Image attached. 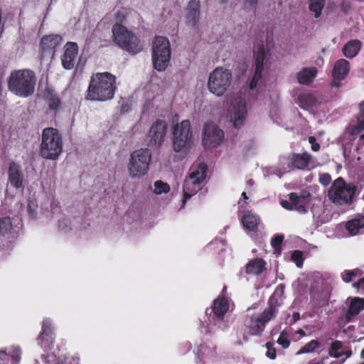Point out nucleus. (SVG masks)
Masks as SVG:
<instances>
[{
	"mask_svg": "<svg viewBox=\"0 0 364 364\" xmlns=\"http://www.w3.org/2000/svg\"><path fill=\"white\" fill-rule=\"evenodd\" d=\"M62 41V37L58 34H50L43 36L40 43L41 55H50L53 58L56 48L60 46Z\"/></svg>",
	"mask_w": 364,
	"mask_h": 364,
	"instance_id": "obj_15",
	"label": "nucleus"
},
{
	"mask_svg": "<svg viewBox=\"0 0 364 364\" xmlns=\"http://www.w3.org/2000/svg\"><path fill=\"white\" fill-rule=\"evenodd\" d=\"M294 210H296L300 213H305L307 212V207L306 205L299 203Z\"/></svg>",
	"mask_w": 364,
	"mask_h": 364,
	"instance_id": "obj_51",
	"label": "nucleus"
},
{
	"mask_svg": "<svg viewBox=\"0 0 364 364\" xmlns=\"http://www.w3.org/2000/svg\"><path fill=\"white\" fill-rule=\"evenodd\" d=\"M311 194L309 192L303 193L301 196H299L296 193L294 192L290 193L288 195L289 199L294 205V209L299 203L302 202L303 200L309 198Z\"/></svg>",
	"mask_w": 364,
	"mask_h": 364,
	"instance_id": "obj_38",
	"label": "nucleus"
},
{
	"mask_svg": "<svg viewBox=\"0 0 364 364\" xmlns=\"http://www.w3.org/2000/svg\"><path fill=\"white\" fill-rule=\"evenodd\" d=\"M36 80V75L32 70H13L8 78V89L18 97H28L34 93Z\"/></svg>",
	"mask_w": 364,
	"mask_h": 364,
	"instance_id": "obj_2",
	"label": "nucleus"
},
{
	"mask_svg": "<svg viewBox=\"0 0 364 364\" xmlns=\"http://www.w3.org/2000/svg\"><path fill=\"white\" fill-rule=\"evenodd\" d=\"M284 240L283 235H275L271 240V245L275 250L281 249V246Z\"/></svg>",
	"mask_w": 364,
	"mask_h": 364,
	"instance_id": "obj_46",
	"label": "nucleus"
},
{
	"mask_svg": "<svg viewBox=\"0 0 364 364\" xmlns=\"http://www.w3.org/2000/svg\"><path fill=\"white\" fill-rule=\"evenodd\" d=\"M298 102L301 109H309L317 103V97L311 92H303L299 95Z\"/></svg>",
	"mask_w": 364,
	"mask_h": 364,
	"instance_id": "obj_31",
	"label": "nucleus"
},
{
	"mask_svg": "<svg viewBox=\"0 0 364 364\" xmlns=\"http://www.w3.org/2000/svg\"><path fill=\"white\" fill-rule=\"evenodd\" d=\"M207 171L208 166L204 162L191 168L183 186V200L191 198L201 189L207 177Z\"/></svg>",
	"mask_w": 364,
	"mask_h": 364,
	"instance_id": "obj_5",
	"label": "nucleus"
},
{
	"mask_svg": "<svg viewBox=\"0 0 364 364\" xmlns=\"http://www.w3.org/2000/svg\"><path fill=\"white\" fill-rule=\"evenodd\" d=\"M167 129L168 124L165 120L156 119L149 129L147 145L156 148L161 146L165 141Z\"/></svg>",
	"mask_w": 364,
	"mask_h": 364,
	"instance_id": "obj_13",
	"label": "nucleus"
},
{
	"mask_svg": "<svg viewBox=\"0 0 364 364\" xmlns=\"http://www.w3.org/2000/svg\"><path fill=\"white\" fill-rule=\"evenodd\" d=\"M244 326L245 331L250 336H261L266 326L259 317L255 316H246Z\"/></svg>",
	"mask_w": 364,
	"mask_h": 364,
	"instance_id": "obj_21",
	"label": "nucleus"
},
{
	"mask_svg": "<svg viewBox=\"0 0 364 364\" xmlns=\"http://www.w3.org/2000/svg\"><path fill=\"white\" fill-rule=\"evenodd\" d=\"M54 335H48L45 336L43 339L38 340V344L41 346V348H43L44 350H46L48 348H50V345H53L54 343Z\"/></svg>",
	"mask_w": 364,
	"mask_h": 364,
	"instance_id": "obj_43",
	"label": "nucleus"
},
{
	"mask_svg": "<svg viewBox=\"0 0 364 364\" xmlns=\"http://www.w3.org/2000/svg\"><path fill=\"white\" fill-rule=\"evenodd\" d=\"M11 358L12 364H18L21 360V350L19 347H14L12 350L9 353Z\"/></svg>",
	"mask_w": 364,
	"mask_h": 364,
	"instance_id": "obj_44",
	"label": "nucleus"
},
{
	"mask_svg": "<svg viewBox=\"0 0 364 364\" xmlns=\"http://www.w3.org/2000/svg\"><path fill=\"white\" fill-rule=\"evenodd\" d=\"M355 191L354 186L348 185L342 177H339L329 188L328 196L334 204H349L352 202Z\"/></svg>",
	"mask_w": 364,
	"mask_h": 364,
	"instance_id": "obj_9",
	"label": "nucleus"
},
{
	"mask_svg": "<svg viewBox=\"0 0 364 364\" xmlns=\"http://www.w3.org/2000/svg\"><path fill=\"white\" fill-rule=\"evenodd\" d=\"M318 70L316 67H305L296 74V79L301 85H309L317 75Z\"/></svg>",
	"mask_w": 364,
	"mask_h": 364,
	"instance_id": "obj_27",
	"label": "nucleus"
},
{
	"mask_svg": "<svg viewBox=\"0 0 364 364\" xmlns=\"http://www.w3.org/2000/svg\"><path fill=\"white\" fill-rule=\"evenodd\" d=\"M8 179L11 185L16 189H19L23 186V173L21 166L15 161L9 163L8 168Z\"/></svg>",
	"mask_w": 364,
	"mask_h": 364,
	"instance_id": "obj_18",
	"label": "nucleus"
},
{
	"mask_svg": "<svg viewBox=\"0 0 364 364\" xmlns=\"http://www.w3.org/2000/svg\"><path fill=\"white\" fill-rule=\"evenodd\" d=\"M277 343L280 345L284 349H287L290 346V340L289 339V334L286 331H282L277 341Z\"/></svg>",
	"mask_w": 364,
	"mask_h": 364,
	"instance_id": "obj_41",
	"label": "nucleus"
},
{
	"mask_svg": "<svg viewBox=\"0 0 364 364\" xmlns=\"http://www.w3.org/2000/svg\"><path fill=\"white\" fill-rule=\"evenodd\" d=\"M244 8L247 10H255L258 0H243Z\"/></svg>",
	"mask_w": 364,
	"mask_h": 364,
	"instance_id": "obj_48",
	"label": "nucleus"
},
{
	"mask_svg": "<svg viewBox=\"0 0 364 364\" xmlns=\"http://www.w3.org/2000/svg\"><path fill=\"white\" fill-rule=\"evenodd\" d=\"M112 33L113 42L129 54L136 55L143 50L139 37L121 23L112 26Z\"/></svg>",
	"mask_w": 364,
	"mask_h": 364,
	"instance_id": "obj_3",
	"label": "nucleus"
},
{
	"mask_svg": "<svg viewBox=\"0 0 364 364\" xmlns=\"http://www.w3.org/2000/svg\"><path fill=\"white\" fill-rule=\"evenodd\" d=\"M359 283L360 284V285H362V287L364 285V277L360 279L359 280Z\"/></svg>",
	"mask_w": 364,
	"mask_h": 364,
	"instance_id": "obj_61",
	"label": "nucleus"
},
{
	"mask_svg": "<svg viewBox=\"0 0 364 364\" xmlns=\"http://www.w3.org/2000/svg\"><path fill=\"white\" fill-rule=\"evenodd\" d=\"M154 192L155 193L159 195L163 193H166L170 191V186L168 183H164L161 181H156L154 183Z\"/></svg>",
	"mask_w": 364,
	"mask_h": 364,
	"instance_id": "obj_40",
	"label": "nucleus"
},
{
	"mask_svg": "<svg viewBox=\"0 0 364 364\" xmlns=\"http://www.w3.org/2000/svg\"><path fill=\"white\" fill-rule=\"evenodd\" d=\"M54 335L53 328L52 326L50 321L45 319L42 323V328L40 334L38 336L37 340H43L45 336Z\"/></svg>",
	"mask_w": 364,
	"mask_h": 364,
	"instance_id": "obj_36",
	"label": "nucleus"
},
{
	"mask_svg": "<svg viewBox=\"0 0 364 364\" xmlns=\"http://www.w3.org/2000/svg\"><path fill=\"white\" fill-rule=\"evenodd\" d=\"M321 343L318 340H311L309 343H306L302 346L297 352L296 355H301L305 353H311L316 351L318 348H320Z\"/></svg>",
	"mask_w": 364,
	"mask_h": 364,
	"instance_id": "obj_32",
	"label": "nucleus"
},
{
	"mask_svg": "<svg viewBox=\"0 0 364 364\" xmlns=\"http://www.w3.org/2000/svg\"><path fill=\"white\" fill-rule=\"evenodd\" d=\"M7 355V353H6V350H0V361L3 360V358L2 357L4 356V355Z\"/></svg>",
	"mask_w": 364,
	"mask_h": 364,
	"instance_id": "obj_58",
	"label": "nucleus"
},
{
	"mask_svg": "<svg viewBox=\"0 0 364 364\" xmlns=\"http://www.w3.org/2000/svg\"><path fill=\"white\" fill-rule=\"evenodd\" d=\"M266 262L262 258H255L250 260L245 266V272L247 274L259 275L265 270Z\"/></svg>",
	"mask_w": 364,
	"mask_h": 364,
	"instance_id": "obj_28",
	"label": "nucleus"
},
{
	"mask_svg": "<svg viewBox=\"0 0 364 364\" xmlns=\"http://www.w3.org/2000/svg\"><path fill=\"white\" fill-rule=\"evenodd\" d=\"M43 100L48 107V112L55 115L60 109L62 101L57 92L46 87L43 91Z\"/></svg>",
	"mask_w": 364,
	"mask_h": 364,
	"instance_id": "obj_17",
	"label": "nucleus"
},
{
	"mask_svg": "<svg viewBox=\"0 0 364 364\" xmlns=\"http://www.w3.org/2000/svg\"><path fill=\"white\" fill-rule=\"evenodd\" d=\"M279 306H280V304L278 303L277 299H274V296H270L268 301V307L258 316L265 326L270 320L277 316L278 311L276 307Z\"/></svg>",
	"mask_w": 364,
	"mask_h": 364,
	"instance_id": "obj_24",
	"label": "nucleus"
},
{
	"mask_svg": "<svg viewBox=\"0 0 364 364\" xmlns=\"http://www.w3.org/2000/svg\"><path fill=\"white\" fill-rule=\"evenodd\" d=\"M27 208H28V211L29 213V215L33 216V213H35V211L33 210H32L31 208V203H28V206H27Z\"/></svg>",
	"mask_w": 364,
	"mask_h": 364,
	"instance_id": "obj_56",
	"label": "nucleus"
},
{
	"mask_svg": "<svg viewBox=\"0 0 364 364\" xmlns=\"http://www.w3.org/2000/svg\"><path fill=\"white\" fill-rule=\"evenodd\" d=\"M229 302L225 296H219L214 300L213 304L210 309V312L208 313L209 309H207L205 314L210 315L213 320L223 321L225 315L228 311Z\"/></svg>",
	"mask_w": 364,
	"mask_h": 364,
	"instance_id": "obj_16",
	"label": "nucleus"
},
{
	"mask_svg": "<svg viewBox=\"0 0 364 364\" xmlns=\"http://www.w3.org/2000/svg\"><path fill=\"white\" fill-rule=\"evenodd\" d=\"M63 150L61 134L57 129L45 128L42 132L40 155L49 160L58 159Z\"/></svg>",
	"mask_w": 364,
	"mask_h": 364,
	"instance_id": "obj_4",
	"label": "nucleus"
},
{
	"mask_svg": "<svg viewBox=\"0 0 364 364\" xmlns=\"http://www.w3.org/2000/svg\"><path fill=\"white\" fill-rule=\"evenodd\" d=\"M267 53L263 44L258 45L254 52L255 73L250 82V88L251 90L256 88L258 82L262 78L264 65L267 61Z\"/></svg>",
	"mask_w": 364,
	"mask_h": 364,
	"instance_id": "obj_14",
	"label": "nucleus"
},
{
	"mask_svg": "<svg viewBox=\"0 0 364 364\" xmlns=\"http://www.w3.org/2000/svg\"><path fill=\"white\" fill-rule=\"evenodd\" d=\"M280 205H282V208H285L286 210H294V205H292V203H291L290 200L288 201L286 200H282L280 201Z\"/></svg>",
	"mask_w": 364,
	"mask_h": 364,
	"instance_id": "obj_49",
	"label": "nucleus"
},
{
	"mask_svg": "<svg viewBox=\"0 0 364 364\" xmlns=\"http://www.w3.org/2000/svg\"><path fill=\"white\" fill-rule=\"evenodd\" d=\"M311 149L314 151H318L320 149V144L316 143V142H315L314 144H313L311 145Z\"/></svg>",
	"mask_w": 364,
	"mask_h": 364,
	"instance_id": "obj_54",
	"label": "nucleus"
},
{
	"mask_svg": "<svg viewBox=\"0 0 364 364\" xmlns=\"http://www.w3.org/2000/svg\"><path fill=\"white\" fill-rule=\"evenodd\" d=\"M242 198H243V199H245V200H247V199H248V197H247V194H246V193H245V192H243V193H242Z\"/></svg>",
	"mask_w": 364,
	"mask_h": 364,
	"instance_id": "obj_60",
	"label": "nucleus"
},
{
	"mask_svg": "<svg viewBox=\"0 0 364 364\" xmlns=\"http://www.w3.org/2000/svg\"><path fill=\"white\" fill-rule=\"evenodd\" d=\"M360 356L361 358H364V348L361 351Z\"/></svg>",
	"mask_w": 364,
	"mask_h": 364,
	"instance_id": "obj_64",
	"label": "nucleus"
},
{
	"mask_svg": "<svg viewBox=\"0 0 364 364\" xmlns=\"http://www.w3.org/2000/svg\"><path fill=\"white\" fill-rule=\"evenodd\" d=\"M284 284H280L278 285L274 292V294L271 296H274L275 298L276 295H282L284 294Z\"/></svg>",
	"mask_w": 364,
	"mask_h": 364,
	"instance_id": "obj_50",
	"label": "nucleus"
},
{
	"mask_svg": "<svg viewBox=\"0 0 364 364\" xmlns=\"http://www.w3.org/2000/svg\"><path fill=\"white\" fill-rule=\"evenodd\" d=\"M259 218L251 211H247L242 219L243 226L248 230L256 232L259 223Z\"/></svg>",
	"mask_w": 364,
	"mask_h": 364,
	"instance_id": "obj_30",
	"label": "nucleus"
},
{
	"mask_svg": "<svg viewBox=\"0 0 364 364\" xmlns=\"http://www.w3.org/2000/svg\"><path fill=\"white\" fill-rule=\"evenodd\" d=\"M363 271L359 269H354L352 270H345L341 273V278L346 283H349L353 281L355 277L361 276Z\"/></svg>",
	"mask_w": 364,
	"mask_h": 364,
	"instance_id": "obj_35",
	"label": "nucleus"
},
{
	"mask_svg": "<svg viewBox=\"0 0 364 364\" xmlns=\"http://www.w3.org/2000/svg\"><path fill=\"white\" fill-rule=\"evenodd\" d=\"M247 109L245 100L240 97H234L228 107V117L234 127L239 129L245 123Z\"/></svg>",
	"mask_w": 364,
	"mask_h": 364,
	"instance_id": "obj_12",
	"label": "nucleus"
},
{
	"mask_svg": "<svg viewBox=\"0 0 364 364\" xmlns=\"http://www.w3.org/2000/svg\"><path fill=\"white\" fill-rule=\"evenodd\" d=\"M291 259L296 264L298 267H301L304 264V255L301 250H295L291 255Z\"/></svg>",
	"mask_w": 364,
	"mask_h": 364,
	"instance_id": "obj_42",
	"label": "nucleus"
},
{
	"mask_svg": "<svg viewBox=\"0 0 364 364\" xmlns=\"http://www.w3.org/2000/svg\"><path fill=\"white\" fill-rule=\"evenodd\" d=\"M232 77V72L230 70L222 67L216 68L209 75V90L218 96L223 95L231 84Z\"/></svg>",
	"mask_w": 364,
	"mask_h": 364,
	"instance_id": "obj_10",
	"label": "nucleus"
},
{
	"mask_svg": "<svg viewBox=\"0 0 364 364\" xmlns=\"http://www.w3.org/2000/svg\"><path fill=\"white\" fill-rule=\"evenodd\" d=\"M300 319V314L299 312H294L292 314L293 323H296Z\"/></svg>",
	"mask_w": 364,
	"mask_h": 364,
	"instance_id": "obj_52",
	"label": "nucleus"
},
{
	"mask_svg": "<svg viewBox=\"0 0 364 364\" xmlns=\"http://www.w3.org/2000/svg\"><path fill=\"white\" fill-rule=\"evenodd\" d=\"M341 80H336L333 78V80L331 83V86L335 87H339L341 85Z\"/></svg>",
	"mask_w": 364,
	"mask_h": 364,
	"instance_id": "obj_53",
	"label": "nucleus"
},
{
	"mask_svg": "<svg viewBox=\"0 0 364 364\" xmlns=\"http://www.w3.org/2000/svg\"><path fill=\"white\" fill-rule=\"evenodd\" d=\"M350 63L346 59L338 60L333 66L332 76L336 80H344L349 72Z\"/></svg>",
	"mask_w": 364,
	"mask_h": 364,
	"instance_id": "obj_26",
	"label": "nucleus"
},
{
	"mask_svg": "<svg viewBox=\"0 0 364 364\" xmlns=\"http://www.w3.org/2000/svg\"><path fill=\"white\" fill-rule=\"evenodd\" d=\"M173 149L176 152L187 153L193 144V136L190 121L183 120L173 127Z\"/></svg>",
	"mask_w": 364,
	"mask_h": 364,
	"instance_id": "obj_6",
	"label": "nucleus"
},
{
	"mask_svg": "<svg viewBox=\"0 0 364 364\" xmlns=\"http://www.w3.org/2000/svg\"><path fill=\"white\" fill-rule=\"evenodd\" d=\"M78 53V46L74 42H68L65 46L64 53L61 57L62 65L66 70L72 69Z\"/></svg>",
	"mask_w": 364,
	"mask_h": 364,
	"instance_id": "obj_19",
	"label": "nucleus"
},
{
	"mask_svg": "<svg viewBox=\"0 0 364 364\" xmlns=\"http://www.w3.org/2000/svg\"><path fill=\"white\" fill-rule=\"evenodd\" d=\"M318 181L323 186H328L331 181V176L329 173H324L320 174Z\"/></svg>",
	"mask_w": 364,
	"mask_h": 364,
	"instance_id": "obj_47",
	"label": "nucleus"
},
{
	"mask_svg": "<svg viewBox=\"0 0 364 364\" xmlns=\"http://www.w3.org/2000/svg\"><path fill=\"white\" fill-rule=\"evenodd\" d=\"M364 309V299L354 297L351 299L348 309L345 314L346 322H350Z\"/></svg>",
	"mask_w": 364,
	"mask_h": 364,
	"instance_id": "obj_23",
	"label": "nucleus"
},
{
	"mask_svg": "<svg viewBox=\"0 0 364 364\" xmlns=\"http://www.w3.org/2000/svg\"><path fill=\"white\" fill-rule=\"evenodd\" d=\"M152 154L148 148H141L132 151L128 163V171L131 178H140L147 174Z\"/></svg>",
	"mask_w": 364,
	"mask_h": 364,
	"instance_id": "obj_7",
	"label": "nucleus"
},
{
	"mask_svg": "<svg viewBox=\"0 0 364 364\" xmlns=\"http://www.w3.org/2000/svg\"><path fill=\"white\" fill-rule=\"evenodd\" d=\"M200 2L199 0H191L186 8V21L192 26H196L200 16Z\"/></svg>",
	"mask_w": 364,
	"mask_h": 364,
	"instance_id": "obj_22",
	"label": "nucleus"
},
{
	"mask_svg": "<svg viewBox=\"0 0 364 364\" xmlns=\"http://www.w3.org/2000/svg\"><path fill=\"white\" fill-rule=\"evenodd\" d=\"M343 347V343L340 341H333L331 344V347L328 351L330 356L333 357L335 358H340L342 357L345 353L344 352H338Z\"/></svg>",
	"mask_w": 364,
	"mask_h": 364,
	"instance_id": "obj_37",
	"label": "nucleus"
},
{
	"mask_svg": "<svg viewBox=\"0 0 364 364\" xmlns=\"http://www.w3.org/2000/svg\"><path fill=\"white\" fill-rule=\"evenodd\" d=\"M296 333L299 334L301 336V337H304V336H306V332L303 329H301V328H299V330H297L296 331Z\"/></svg>",
	"mask_w": 364,
	"mask_h": 364,
	"instance_id": "obj_55",
	"label": "nucleus"
},
{
	"mask_svg": "<svg viewBox=\"0 0 364 364\" xmlns=\"http://www.w3.org/2000/svg\"><path fill=\"white\" fill-rule=\"evenodd\" d=\"M360 112L357 117L355 129L358 132L364 130V101L360 104Z\"/></svg>",
	"mask_w": 364,
	"mask_h": 364,
	"instance_id": "obj_39",
	"label": "nucleus"
},
{
	"mask_svg": "<svg viewBox=\"0 0 364 364\" xmlns=\"http://www.w3.org/2000/svg\"><path fill=\"white\" fill-rule=\"evenodd\" d=\"M362 48V42L358 39L348 41L343 47V54L348 58L355 57Z\"/></svg>",
	"mask_w": 364,
	"mask_h": 364,
	"instance_id": "obj_29",
	"label": "nucleus"
},
{
	"mask_svg": "<svg viewBox=\"0 0 364 364\" xmlns=\"http://www.w3.org/2000/svg\"><path fill=\"white\" fill-rule=\"evenodd\" d=\"M363 228H364V219H353L346 225V230L351 235H356Z\"/></svg>",
	"mask_w": 364,
	"mask_h": 364,
	"instance_id": "obj_33",
	"label": "nucleus"
},
{
	"mask_svg": "<svg viewBox=\"0 0 364 364\" xmlns=\"http://www.w3.org/2000/svg\"><path fill=\"white\" fill-rule=\"evenodd\" d=\"M19 228L14 225L12 218L4 217L0 218V235L7 237H14L17 235Z\"/></svg>",
	"mask_w": 364,
	"mask_h": 364,
	"instance_id": "obj_25",
	"label": "nucleus"
},
{
	"mask_svg": "<svg viewBox=\"0 0 364 364\" xmlns=\"http://www.w3.org/2000/svg\"><path fill=\"white\" fill-rule=\"evenodd\" d=\"M117 77L109 72L95 73L90 77L85 99L92 102H105L114 98Z\"/></svg>",
	"mask_w": 364,
	"mask_h": 364,
	"instance_id": "obj_1",
	"label": "nucleus"
},
{
	"mask_svg": "<svg viewBox=\"0 0 364 364\" xmlns=\"http://www.w3.org/2000/svg\"><path fill=\"white\" fill-rule=\"evenodd\" d=\"M353 287L357 289H359L362 287V285H360V284L359 283V281H358L353 284Z\"/></svg>",
	"mask_w": 364,
	"mask_h": 364,
	"instance_id": "obj_57",
	"label": "nucleus"
},
{
	"mask_svg": "<svg viewBox=\"0 0 364 364\" xmlns=\"http://www.w3.org/2000/svg\"><path fill=\"white\" fill-rule=\"evenodd\" d=\"M229 0H219L220 4H226Z\"/></svg>",
	"mask_w": 364,
	"mask_h": 364,
	"instance_id": "obj_62",
	"label": "nucleus"
},
{
	"mask_svg": "<svg viewBox=\"0 0 364 364\" xmlns=\"http://www.w3.org/2000/svg\"><path fill=\"white\" fill-rule=\"evenodd\" d=\"M309 143L312 145L313 144H314L316 142V139L315 137L314 136H309Z\"/></svg>",
	"mask_w": 364,
	"mask_h": 364,
	"instance_id": "obj_59",
	"label": "nucleus"
},
{
	"mask_svg": "<svg viewBox=\"0 0 364 364\" xmlns=\"http://www.w3.org/2000/svg\"><path fill=\"white\" fill-rule=\"evenodd\" d=\"M311 156L306 153H291L287 156L288 166L296 169L304 170L311 161Z\"/></svg>",
	"mask_w": 364,
	"mask_h": 364,
	"instance_id": "obj_20",
	"label": "nucleus"
},
{
	"mask_svg": "<svg viewBox=\"0 0 364 364\" xmlns=\"http://www.w3.org/2000/svg\"><path fill=\"white\" fill-rule=\"evenodd\" d=\"M243 339H244L245 341H248V337H247L245 334H244V335H243Z\"/></svg>",
	"mask_w": 364,
	"mask_h": 364,
	"instance_id": "obj_63",
	"label": "nucleus"
},
{
	"mask_svg": "<svg viewBox=\"0 0 364 364\" xmlns=\"http://www.w3.org/2000/svg\"><path fill=\"white\" fill-rule=\"evenodd\" d=\"M265 347L267 348L266 356L271 360H274L277 357V350L274 347V344L272 342H267Z\"/></svg>",
	"mask_w": 364,
	"mask_h": 364,
	"instance_id": "obj_45",
	"label": "nucleus"
},
{
	"mask_svg": "<svg viewBox=\"0 0 364 364\" xmlns=\"http://www.w3.org/2000/svg\"><path fill=\"white\" fill-rule=\"evenodd\" d=\"M171 50L168 39L163 36H156L152 46V62L154 68L162 72L168 67Z\"/></svg>",
	"mask_w": 364,
	"mask_h": 364,
	"instance_id": "obj_8",
	"label": "nucleus"
},
{
	"mask_svg": "<svg viewBox=\"0 0 364 364\" xmlns=\"http://www.w3.org/2000/svg\"><path fill=\"white\" fill-rule=\"evenodd\" d=\"M325 6V0H310L309 10L314 14L315 18H318Z\"/></svg>",
	"mask_w": 364,
	"mask_h": 364,
	"instance_id": "obj_34",
	"label": "nucleus"
},
{
	"mask_svg": "<svg viewBox=\"0 0 364 364\" xmlns=\"http://www.w3.org/2000/svg\"><path fill=\"white\" fill-rule=\"evenodd\" d=\"M224 132L213 122H206L203 129L202 144L205 149L218 146L223 142Z\"/></svg>",
	"mask_w": 364,
	"mask_h": 364,
	"instance_id": "obj_11",
	"label": "nucleus"
}]
</instances>
